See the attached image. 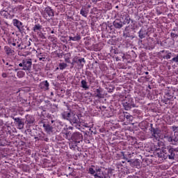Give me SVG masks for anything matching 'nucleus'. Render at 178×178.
<instances>
[{
    "label": "nucleus",
    "instance_id": "f257e3e1",
    "mask_svg": "<svg viewBox=\"0 0 178 178\" xmlns=\"http://www.w3.org/2000/svg\"><path fill=\"white\" fill-rule=\"evenodd\" d=\"M178 152L177 148H173L170 146L167 147H163L162 151L157 153V156L159 158H161V159H175V156L176 155V152Z\"/></svg>",
    "mask_w": 178,
    "mask_h": 178
},
{
    "label": "nucleus",
    "instance_id": "f03ea898",
    "mask_svg": "<svg viewBox=\"0 0 178 178\" xmlns=\"http://www.w3.org/2000/svg\"><path fill=\"white\" fill-rule=\"evenodd\" d=\"M122 106L125 111H130L131 108H136L134 99H133L131 96H127L124 98V99L122 101Z\"/></svg>",
    "mask_w": 178,
    "mask_h": 178
},
{
    "label": "nucleus",
    "instance_id": "7ed1b4c3",
    "mask_svg": "<svg viewBox=\"0 0 178 178\" xmlns=\"http://www.w3.org/2000/svg\"><path fill=\"white\" fill-rule=\"evenodd\" d=\"M19 67H22V70L25 72H30L33 66V60L31 58H26L22 60V63L19 64Z\"/></svg>",
    "mask_w": 178,
    "mask_h": 178
},
{
    "label": "nucleus",
    "instance_id": "20e7f679",
    "mask_svg": "<svg viewBox=\"0 0 178 178\" xmlns=\"http://www.w3.org/2000/svg\"><path fill=\"white\" fill-rule=\"evenodd\" d=\"M71 64L72 66L76 65L79 69H83L84 67V65H86V59L84 58H79L78 56H75L72 58Z\"/></svg>",
    "mask_w": 178,
    "mask_h": 178
},
{
    "label": "nucleus",
    "instance_id": "39448f33",
    "mask_svg": "<svg viewBox=\"0 0 178 178\" xmlns=\"http://www.w3.org/2000/svg\"><path fill=\"white\" fill-rule=\"evenodd\" d=\"M32 30L33 33H37V35L39 37V38H42V40L45 39V35L41 31V30H42V26H41V24H35L32 28Z\"/></svg>",
    "mask_w": 178,
    "mask_h": 178
},
{
    "label": "nucleus",
    "instance_id": "423d86ee",
    "mask_svg": "<svg viewBox=\"0 0 178 178\" xmlns=\"http://www.w3.org/2000/svg\"><path fill=\"white\" fill-rule=\"evenodd\" d=\"M13 26L17 27L21 34L26 33V29H24V26L23 25V22H20L17 19H13Z\"/></svg>",
    "mask_w": 178,
    "mask_h": 178
},
{
    "label": "nucleus",
    "instance_id": "0eeeda50",
    "mask_svg": "<svg viewBox=\"0 0 178 178\" xmlns=\"http://www.w3.org/2000/svg\"><path fill=\"white\" fill-rule=\"evenodd\" d=\"M47 15H48L49 17H54L55 16V13L51 7L45 8L44 13H43V17H44L46 20H49V18H48Z\"/></svg>",
    "mask_w": 178,
    "mask_h": 178
},
{
    "label": "nucleus",
    "instance_id": "6e6552de",
    "mask_svg": "<svg viewBox=\"0 0 178 178\" xmlns=\"http://www.w3.org/2000/svg\"><path fill=\"white\" fill-rule=\"evenodd\" d=\"M46 105L44 106V109H49V111H51L52 113L54 112H58V105L57 104H51V102L49 101H46L45 102Z\"/></svg>",
    "mask_w": 178,
    "mask_h": 178
},
{
    "label": "nucleus",
    "instance_id": "1a4fd4ad",
    "mask_svg": "<svg viewBox=\"0 0 178 178\" xmlns=\"http://www.w3.org/2000/svg\"><path fill=\"white\" fill-rule=\"evenodd\" d=\"M10 118L13 119L15 122L17 124L19 130L24 129V121H23L22 119H20V118H15L13 115H11Z\"/></svg>",
    "mask_w": 178,
    "mask_h": 178
},
{
    "label": "nucleus",
    "instance_id": "9d476101",
    "mask_svg": "<svg viewBox=\"0 0 178 178\" xmlns=\"http://www.w3.org/2000/svg\"><path fill=\"white\" fill-rule=\"evenodd\" d=\"M72 140L74 143H78L79 144L81 141H83V134L79 132L74 133L72 136Z\"/></svg>",
    "mask_w": 178,
    "mask_h": 178
},
{
    "label": "nucleus",
    "instance_id": "9b49d317",
    "mask_svg": "<svg viewBox=\"0 0 178 178\" xmlns=\"http://www.w3.org/2000/svg\"><path fill=\"white\" fill-rule=\"evenodd\" d=\"M151 131L152 133V137H154V139H156V141H159V139L161 138V131L158 128H151Z\"/></svg>",
    "mask_w": 178,
    "mask_h": 178
},
{
    "label": "nucleus",
    "instance_id": "f8f14e48",
    "mask_svg": "<svg viewBox=\"0 0 178 178\" xmlns=\"http://www.w3.org/2000/svg\"><path fill=\"white\" fill-rule=\"evenodd\" d=\"M68 122H70L71 124H80V118L76 114L72 113V115H71Z\"/></svg>",
    "mask_w": 178,
    "mask_h": 178
},
{
    "label": "nucleus",
    "instance_id": "ddd939ff",
    "mask_svg": "<svg viewBox=\"0 0 178 178\" xmlns=\"http://www.w3.org/2000/svg\"><path fill=\"white\" fill-rule=\"evenodd\" d=\"M159 55L163 59H170L172 58V52H169V51L161 50L159 52Z\"/></svg>",
    "mask_w": 178,
    "mask_h": 178
},
{
    "label": "nucleus",
    "instance_id": "4468645a",
    "mask_svg": "<svg viewBox=\"0 0 178 178\" xmlns=\"http://www.w3.org/2000/svg\"><path fill=\"white\" fill-rule=\"evenodd\" d=\"M106 175L104 173L101 168H96V173L95 174V178H106Z\"/></svg>",
    "mask_w": 178,
    "mask_h": 178
},
{
    "label": "nucleus",
    "instance_id": "2eb2a0df",
    "mask_svg": "<svg viewBox=\"0 0 178 178\" xmlns=\"http://www.w3.org/2000/svg\"><path fill=\"white\" fill-rule=\"evenodd\" d=\"M35 120L34 119V117H33L31 115H27L26 116V123L28 124V126L31 127L34 125V122Z\"/></svg>",
    "mask_w": 178,
    "mask_h": 178
},
{
    "label": "nucleus",
    "instance_id": "dca6fc26",
    "mask_svg": "<svg viewBox=\"0 0 178 178\" xmlns=\"http://www.w3.org/2000/svg\"><path fill=\"white\" fill-rule=\"evenodd\" d=\"M73 113H72V110H70V111H64L61 113V117L63 119H65V120H70V119L72 118V115Z\"/></svg>",
    "mask_w": 178,
    "mask_h": 178
},
{
    "label": "nucleus",
    "instance_id": "f3484780",
    "mask_svg": "<svg viewBox=\"0 0 178 178\" xmlns=\"http://www.w3.org/2000/svg\"><path fill=\"white\" fill-rule=\"evenodd\" d=\"M39 87L41 88V90L47 91L49 90V83L48 81H43L40 83Z\"/></svg>",
    "mask_w": 178,
    "mask_h": 178
},
{
    "label": "nucleus",
    "instance_id": "a211bd4d",
    "mask_svg": "<svg viewBox=\"0 0 178 178\" xmlns=\"http://www.w3.org/2000/svg\"><path fill=\"white\" fill-rule=\"evenodd\" d=\"M113 24L115 29H122V27H123V23H122V21H120V19H116L113 22Z\"/></svg>",
    "mask_w": 178,
    "mask_h": 178
},
{
    "label": "nucleus",
    "instance_id": "6ab92c4d",
    "mask_svg": "<svg viewBox=\"0 0 178 178\" xmlns=\"http://www.w3.org/2000/svg\"><path fill=\"white\" fill-rule=\"evenodd\" d=\"M4 51L8 56H13V55H15V50L12 49L9 46H5Z\"/></svg>",
    "mask_w": 178,
    "mask_h": 178
},
{
    "label": "nucleus",
    "instance_id": "aec40b11",
    "mask_svg": "<svg viewBox=\"0 0 178 178\" xmlns=\"http://www.w3.org/2000/svg\"><path fill=\"white\" fill-rule=\"evenodd\" d=\"M43 127L44 129V131L48 134H51L54 131V127L49 124H43Z\"/></svg>",
    "mask_w": 178,
    "mask_h": 178
},
{
    "label": "nucleus",
    "instance_id": "412c9836",
    "mask_svg": "<svg viewBox=\"0 0 178 178\" xmlns=\"http://www.w3.org/2000/svg\"><path fill=\"white\" fill-rule=\"evenodd\" d=\"M88 12H90V10H88V8H87V7L82 6L80 10V15H81V16H83V17H87V16H88Z\"/></svg>",
    "mask_w": 178,
    "mask_h": 178
},
{
    "label": "nucleus",
    "instance_id": "4be33fe9",
    "mask_svg": "<svg viewBox=\"0 0 178 178\" xmlns=\"http://www.w3.org/2000/svg\"><path fill=\"white\" fill-rule=\"evenodd\" d=\"M147 31L145 30L141 29L138 32V37L140 38V40H143V38H145L147 37Z\"/></svg>",
    "mask_w": 178,
    "mask_h": 178
},
{
    "label": "nucleus",
    "instance_id": "5701e85b",
    "mask_svg": "<svg viewBox=\"0 0 178 178\" xmlns=\"http://www.w3.org/2000/svg\"><path fill=\"white\" fill-rule=\"evenodd\" d=\"M96 95L97 98H104V94H102V89L101 88L96 89Z\"/></svg>",
    "mask_w": 178,
    "mask_h": 178
},
{
    "label": "nucleus",
    "instance_id": "b1692460",
    "mask_svg": "<svg viewBox=\"0 0 178 178\" xmlns=\"http://www.w3.org/2000/svg\"><path fill=\"white\" fill-rule=\"evenodd\" d=\"M81 87L85 90H89L90 86L87 84V81L82 79L81 81Z\"/></svg>",
    "mask_w": 178,
    "mask_h": 178
},
{
    "label": "nucleus",
    "instance_id": "393cba45",
    "mask_svg": "<svg viewBox=\"0 0 178 178\" xmlns=\"http://www.w3.org/2000/svg\"><path fill=\"white\" fill-rule=\"evenodd\" d=\"M88 80L90 84H92V83H94V81H95V78H94V76H92V74H91V72H89L88 74Z\"/></svg>",
    "mask_w": 178,
    "mask_h": 178
},
{
    "label": "nucleus",
    "instance_id": "a878e982",
    "mask_svg": "<svg viewBox=\"0 0 178 178\" xmlns=\"http://www.w3.org/2000/svg\"><path fill=\"white\" fill-rule=\"evenodd\" d=\"M69 38L70 41H80V40H81V37L79 33H77L74 37L70 36Z\"/></svg>",
    "mask_w": 178,
    "mask_h": 178
},
{
    "label": "nucleus",
    "instance_id": "bb28decb",
    "mask_svg": "<svg viewBox=\"0 0 178 178\" xmlns=\"http://www.w3.org/2000/svg\"><path fill=\"white\" fill-rule=\"evenodd\" d=\"M37 58H38L39 60L45 62V54L44 53H38L37 54Z\"/></svg>",
    "mask_w": 178,
    "mask_h": 178
},
{
    "label": "nucleus",
    "instance_id": "cd10ccee",
    "mask_svg": "<svg viewBox=\"0 0 178 178\" xmlns=\"http://www.w3.org/2000/svg\"><path fill=\"white\" fill-rule=\"evenodd\" d=\"M59 69L60 70H63L64 69H66L67 67V64L65 63H61L59 64Z\"/></svg>",
    "mask_w": 178,
    "mask_h": 178
},
{
    "label": "nucleus",
    "instance_id": "c85d7f7f",
    "mask_svg": "<svg viewBox=\"0 0 178 178\" xmlns=\"http://www.w3.org/2000/svg\"><path fill=\"white\" fill-rule=\"evenodd\" d=\"M25 74H26V73H24V72H23V71H18L17 73V76L19 79L24 77Z\"/></svg>",
    "mask_w": 178,
    "mask_h": 178
},
{
    "label": "nucleus",
    "instance_id": "c756f323",
    "mask_svg": "<svg viewBox=\"0 0 178 178\" xmlns=\"http://www.w3.org/2000/svg\"><path fill=\"white\" fill-rule=\"evenodd\" d=\"M168 141H170V143H173V141H174L175 143H177V141H178V138H177V137L174 138L173 136H170V137L168 138Z\"/></svg>",
    "mask_w": 178,
    "mask_h": 178
},
{
    "label": "nucleus",
    "instance_id": "7c9ffc66",
    "mask_svg": "<svg viewBox=\"0 0 178 178\" xmlns=\"http://www.w3.org/2000/svg\"><path fill=\"white\" fill-rule=\"evenodd\" d=\"M1 16H3V17H6V19H8V11L6 10H1L0 11Z\"/></svg>",
    "mask_w": 178,
    "mask_h": 178
},
{
    "label": "nucleus",
    "instance_id": "2f4dec72",
    "mask_svg": "<svg viewBox=\"0 0 178 178\" xmlns=\"http://www.w3.org/2000/svg\"><path fill=\"white\" fill-rule=\"evenodd\" d=\"M79 143L73 142L70 143V147L72 149H75L76 147H77Z\"/></svg>",
    "mask_w": 178,
    "mask_h": 178
},
{
    "label": "nucleus",
    "instance_id": "473e14b6",
    "mask_svg": "<svg viewBox=\"0 0 178 178\" xmlns=\"http://www.w3.org/2000/svg\"><path fill=\"white\" fill-rule=\"evenodd\" d=\"M130 23V17H129V16L125 17V19L124 20V22H122V25L123 24H129Z\"/></svg>",
    "mask_w": 178,
    "mask_h": 178
},
{
    "label": "nucleus",
    "instance_id": "72a5a7b5",
    "mask_svg": "<svg viewBox=\"0 0 178 178\" xmlns=\"http://www.w3.org/2000/svg\"><path fill=\"white\" fill-rule=\"evenodd\" d=\"M132 165H134V166H136V168H138L140 166V161L138 159H136L132 163Z\"/></svg>",
    "mask_w": 178,
    "mask_h": 178
},
{
    "label": "nucleus",
    "instance_id": "f704fd0d",
    "mask_svg": "<svg viewBox=\"0 0 178 178\" xmlns=\"http://www.w3.org/2000/svg\"><path fill=\"white\" fill-rule=\"evenodd\" d=\"M88 172L90 175H94V176H95V174L97 173V170H94V168H89Z\"/></svg>",
    "mask_w": 178,
    "mask_h": 178
},
{
    "label": "nucleus",
    "instance_id": "c9c22d12",
    "mask_svg": "<svg viewBox=\"0 0 178 178\" xmlns=\"http://www.w3.org/2000/svg\"><path fill=\"white\" fill-rule=\"evenodd\" d=\"M172 62H175V63H178V54H177L176 57L172 58Z\"/></svg>",
    "mask_w": 178,
    "mask_h": 178
},
{
    "label": "nucleus",
    "instance_id": "e433bc0d",
    "mask_svg": "<svg viewBox=\"0 0 178 178\" xmlns=\"http://www.w3.org/2000/svg\"><path fill=\"white\" fill-rule=\"evenodd\" d=\"M15 42H16L17 48L20 49V47H22V42L17 40H15Z\"/></svg>",
    "mask_w": 178,
    "mask_h": 178
},
{
    "label": "nucleus",
    "instance_id": "4c0bfd02",
    "mask_svg": "<svg viewBox=\"0 0 178 178\" xmlns=\"http://www.w3.org/2000/svg\"><path fill=\"white\" fill-rule=\"evenodd\" d=\"M68 170H70V171L72 172H70V173H69V175H70V176H73V175H74V172H73V168L69 167V168H68Z\"/></svg>",
    "mask_w": 178,
    "mask_h": 178
},
{
    "label": "nucleus",
    "instance_id": "58836bf2",
    "mask_svg": "<svg viewBox=\"0 0 178 178\" xmlns=\"http://www.w3.org/2000/svg\"><path fill=\"white\" fill-rule=\"evenodd\" d=\"M124 118H126V119H129V120H131V118H133L131 115H124Z\"/></svg>",
    "mask_w": 178,
    "mask_h": 178
},
{
    "label": "nucleus",
    "instance_id": "ea45409f",
    "mask_svg": "<svg viewBox=\"0 0 178 178\" xmlns=\"http://www.w3.org/2000/svg\"><path fill=\"white\" fill-rule=\"evenodd\" d=\"M170 35H171L172 38H176V37H178L177 34L172 33V32L170 33Z\"/></svg>",
    "mask_w": 178,
    "mask_h": 178
},
{
    "label": "nucleus",
    "instance_id": "a19ab883",
    "mask_svg": "<svg viewBox=\"0 0 178 178\" xmlns=\"http://www.w3.org/2000/svg\"><path fill=\"white\" fill-rule=\"evenodd\" d=\"M8 44L10 45H13V47H16V42H9Z\"/></svg>",
    "mask_w": 178,
    "mask_h": 178
},
{
    "label": "nucleus",
    "instance_id": "79ce46f5",
    "mask_svg": "<svg viewBox=\"0 0 178 178\" xmlns=\"http://www.w3.org/2000/svg\"><path fill=\"white\" fill-rule=\"evenodd\" d=\"M177 129H178V127H176V126H172V130L173 131H176V130H177Z\"/></svg>",
    "mask_w": 178,
    "mask_h": 178
},
{
    "label": "nucleus",
    "instance_id": "37998d69",
    "mask_svg": "<svg viewBox=\"0 0 178 178\" xmlns=\"http://www.w3.org/2000/svg\"><path fill=\"white\" fill-rule=\"evenodd\" d=\"M65 61L67 62V63H72V62L70 61V58H65Z\"/></svg>",
    "mask_w": 178,
    "mask_h": 178
},
{
    "label": "nucleus",
    "instance_id": "c03bdc74",
    "mask_svg": "<svg viewBox=\"0 0 178 178\" xmlns=\"http://www.w3.org/2000/svg\"><path fill=\"white\" fill-rule=\"evenodd\" d=\"M2 77H3L4 79H6V77H8V74H6V73H3V74H2Z\"/></svg>",
    "mask_w": 178,
    "mask_h": 178
},
{
    "label": "nucleus",
    "instance_id": "a18cd8bd",
    "mask_svg": "<svg viewBox=\"0 0 178 178\" xmlns=\"http://www.w3.org/2000/svg\"><path fill=\"white\" fill-rule=\"evenodd\" d=\"M69 134H70V132L67 133V134H65V138H69Z\"/></svg>",
    "mask_w": 178,
    "mask_h": 178
},
{
    "label": "nucleus",
    "instance_id": "49530a36",
    "mask_svg": "<svg viewBox=\"0 0 178 178\" xmlns=\"http://www.w3.org/2000/svg\"><path fill=\"white\" fill-rule=\"evenodd\" d=\"M127 178H138V176L133 177V176H129Z\"/></svg>",
    "mask_w": 178,
    "mask_h": 178
},
{
    "label": "nucleus",
    "instance_id": "de8ad7c7",
    "mask_svg": "<svg viewBox=\"0 0 178 178\" xmlns=\"http://www.w3.org/2000/svg\"><path fill=\"white\" fill-rule=\"evenodd\" d=\"M67 130H73V127H69L67 128Z\"/></svg>",
    "mask_w": 178,
    "mask_h": 178
},
{
    "label": "nucleus",
    "instance_id": "09e8293b",
    "mask_svg": "<svg viewBox=\"0 0 178 178\" xmlns=\"http://www.w3.org/2000/svg\"><path fill=\"white\" fill-rule=\"evenodd\" d=\"M122 158H123V159H126V157H124V152H122Z\"/></svg>",
    "mask_w": 178,
    "mask_h": 178
},
{
    "label": "nucleus",
    "instance_id": "8fccbe9b",
    "mask_svg": "<svg viewBox=\"0 0 178 178\" xmlns=\"http://www.w3.org/2000/svg\"><path fill=\"white\" fill-rule=\"evenodd\" d=\"M145 79H146L147 81H148V80H149V78H148V76H145Z\"/></svg>",
    "mask_w": 178,
    "mask_h": 178
},
{
    "label": "nucleus",
    "instance_id": "3c124183",
    "mask_svg": "<svg viewBox=\"0 0 178 178\" xmlns=\"http://www.w3.org/2000/svg\"><path fill=\"white\" fill-rule=\"evenodd\" d=\"M19 9H24V6H19Z\"/></svg>",
    "mask_w": 178,
    "mask_h": 178
},
{
    "label": "nucleus",
    "instance_id": "603ef678",
    "mask_svg": "<svg viewBox=\"0 0 178 178\" xmlns=\"http://www.w3.org/2000/svg\"><path fill=\"white\" fill-rule=\"evenodd\" d=\"M55 31L54 30L51 31V34H54Z\"/></svg>",
    "mask_w": 178,
    "mask_h": 178
},
{
    "label": "nucleus",
    "instance_id": "864d4df0",
    "mask_svg": "<svg viewBox=\"0 0 178 178\" xmlns=\"http://www.w3.org/2000/svg\"><path fill=\"white\" fill-rule=\"evenodd\" d=\"M31 45V42H30V41H29L28 46L30 47Z\"/></svg>",
    "mask_w": 178,
    "mask_h": 178
},
{
    "label": "nucleus",
    "instance_id": "5fc2aeb1",
    "mask_svg": "<svg viewBox=\"0 0 178 178\" xmlns=\"http://www.w3.org/2000/svg\"><path fill=\"white\" fill-rule=\"evenodd\" d=\"M65 106H67V109L69 110V104H66Z\"/></svg>",
    "mask_w": 178,
    "mask_h": 178
},
{
    "label": "nucleus",
    "instance_id": "6e6d98bb",
    "mask_svg": "<svg viewBox=\"0 0 178 178\" xmlns=\"http://www.w3.org/2000/svg\"><path fill=\"white\" fill-rule=\"evenodd\" d=\"M149 73L148 72H145V74H149Z\"/></svg>",
    "mask_w": 178,
    "mask_h": 178
},
{
    "label": "nucleus",
    "instance_id": "4d7b16f0",
    "mask_svg": "<svg viewBox=\"0 0 178 178\" xmlns=\"http://www.w3.org/2000/svg\"><path fill=\"white\" fill-rule=\"evenodd\" d=\"M6 66L9 65V63H6Z\"/></svg>",
    "mask_w": 178,
    "mask_h": 178
},
{
    "label": "nucleus",
    "instance_id": "13d9d810",
    "mask_svg": "<svg viewBox=\"0 0 178 178\" xmlns=\"http://www.w3.org/2000/svg\"><path fill=\"white\" fill-rule=\"evenodd\" d=\"M51 95H54V92H51Z\"/></svg>",
    "mask_w": 178,
    "mask_h": 178
},
{
    "label": "nucleus",
    "instance_id": "bf43d9fd",
    "mask_svg": "<svg viewBox=\"0 0 178 178\" xmlns=\"http://www.w3.org/2000/svg\"><path fill=\"white\" fill-rule=\"evenodd\" d=\"M115 8H116V9H118L119 8V6H115Z\"/></svg>",
    "mask_w": 178,
    "mask_h": 178
},
{
    "label": "nucleus",
    "instance_id": "052dcab7",
    "mask_svg": "<svg viewBox=\"0 0 178 178\" xmlns=\"http://www.w3.org/2000/svg\"><path fill=\"white\" fill-rule=\"evenodd\" d=\"M2 60H3V63H5V60L3 59Z\"/></svg>",
    "mask_w": 178,
    "mask_h": 178
},
{
    "label": "nucleus",
    "instance_id": "680f3d73",
    "mask_svg": "<svg viewBox=\"0 0 178 178\" xmlns=\"http://www.w3.org/2000/svg\"><path fill=\"white\" fill-rule=\"evenodd\" d=\"M159 144H161V142H159V143H158V145H159Z\"/></svg>",
    "mask_w": 178,
    "mask_h": 178
},
{
    "label": "nucleus",
    "instance_id": "e2e57ef3",
    "mask_svg": "<svg viewBox=\"0 0 178 178\" xmlns=\"http://www.w3.org/2000/svg\"><path fill=\"white\" fill-rule=\"evenodd\" d=\"M51 123H54V120H51Z\"/></svg>",
    "mask_w": 178,
    "mask_h": 178
},
{
    "label": "nucleus",
    "instance_id": "0e129e2a",
    "mask_svg": "<svg viewBox=\"0 0 178 178\" xmlns=\"http://www.w3.org/2000/svg\"><path fill=\"white\" fill-rule=\"evenodd\" d=\"M128 162H130V160H128Z\"/></svg>",
    "mask_w": 178,
    "mask_h": 178
},
{
    "label": "nucleus",
    "instance_id": "69168bd1",
    "mask_svg": "<svg viewBox=\"0 0 178 178\" xmlns=\"http://www.w3.org/2000/svg\"><path fill=\"white\" fill-rule=\"evenodd\" d=\"M57 70L59 69L58 67L56 68Z\"/></svg>",
    "mask_w": 178,
    "mask_h": 178
},
{
    "label": "nucleus",
    "instance_id": "338daca9",
    "mask_svg": "<svg viewBox=\"0 0 178 178\" xmlns=\"http://www.w3.org/2000/svg\"><path fill=\"white\" fill-rule=\"evenodd\" d=\"M0 24H1V21H0Z\"/></svg>",
    "mask_w": 178,
    "mask_h": 178
}]
</instances>
